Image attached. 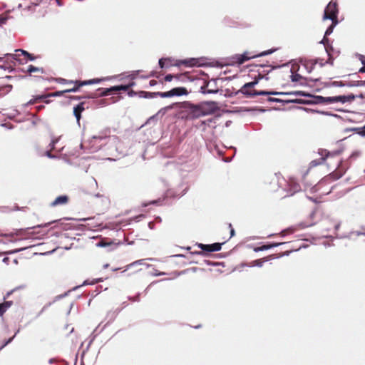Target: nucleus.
Masks as SVG:
<instances>
[{
  "mask_svg": "<svg viewBox=\"0 0 365 365\" xmlns=\"http://www.w3.org/2000/svg\"><path fill=\"white\" fill-rule=\"evenodd\" d=\"M319 154L321 158L312 160L309 168L302 174L304 190L311 188L313 192H317L324 185L341 178L346 172L339 153H330L327 150L320 149Z\"/></svg>",
  "mask_w": 365,
  "mask_h": 365,
  "instance_id": "1",
  "label": "nucleus"
},
{
  "mask_svg": "<svg viewBox=\"0 0 365 365\" xmlns=\"http://www.w3.org/2000/svg\"><path fill=\"white\" fill-rule=\"evenodd\" d=\"M217 110V104L215 101L203 102L193 104L189 101L182 103L179 110L178 118L183 120H194L200 117L214 113Z\"/></svg>",
  "mask_w": 365,
  "mask_h": 365,
  "instance_id": "2",
  "label": "nucleus"
},
{
  "mask_svg": "<svg viewBox=\"0 0 365 365\" xmlns=\"http://www.w3.org/2000/svg\"><path fill=\"white\" fill-rule=\"evenodd\" d=\"M256 68H257V77H255V80L252 82L246 83L244 84L241 88L237 91V93H240L245 96L247 98H253L257 96H269V95H284L286 94L283 92H277V91H257L254 89V87L255 85L258 83V81L259 79H262L264 78V76L269 73V71L271 70L265 71L264 66L263 65H257L255 66Z\"/></svg>",
  "mask_w": 365,
  "mask_h": 365,
  "instance_id": "3",
  "label": "nucleus"
},
{
  "mask_svg": "<svg viewBox=\"0 0 365 365\" xmlns=\"http://www.w3.org/2000/svg\"><path fill=\"white\" fill-rule=\"evenodd\" d=\"M275 50L272 49L267 51H263L260 53H255L253 52L245 51L242 54H235L230 57L229 60L231 63H237L239 65L244 63L245 61L258 56H262L270 54Z\"/></svg>",
  "mask_w": 365,
  "mask_h": 365,
  "instance_id": "4",
  "label": "nucleus"
},
{
  "mask_svg": "<svg viewBox=\"0 0 365 365\" xmlns=\"http://www.w3.org/2000/svg\"><path fill=\"white\" fill-rule=\"evenodd\" d=\"M338 4L336 1H331L327 6L323 19L337 21Z\"/></svg>",
  "mask_w": 365,
  "mask_h": 365,
  "instance_id": "5",
  "label": "nucleus"
},
{
  "mask_svg": "<svg viewBox=\"0 0 365 365\" xmlns=\"http://www.w3.org/2000/svg\"><path fill=\"white\" fill-rule=\"evenodd\" d=\"M122 244V242H120V240L116 241L108 238H103L96 244V246L100 247H107L108 252H113L115 250Z\"/></svg>",
  "mask_w": 365,
  "mask_h": 365,
  "instance_id": "6",
  "label": "nucleus"
},
{
  "mask_svg": "<svg viewBox=\"0 0 365 365\" xmlns=\"http://www.w3.org/2000/svg\"><path fill=\"white\" fill-rule=\"evenodd\" d=\"M319 98L322 101V102L328 103H346V102H350L353 100H354L355 96L353 94H350L348 96H334V97H322L320 96Z\"/></svg>",
  "mask_w": 365,
  "mask_h": 365,
  "instance_id": "7",
  "label": "nucleus"
},
{
  "mask_svg": "<svg viewBox=\"0 0 365 365\" xmlns=\"http://www.w3.org/2000/svg\"><path fill=\"white\" fill-rule=\"evenodd\" d=\"M321 227L323 230L327 232L336 230L339 227V224L336 221L331 218L329 216H325L320 220Z\"/></svg>",
  "mask_w": 365,
  "mask_h": 365,
  "instance_id": "8",
  "label": "nucleus"
},
{
  "mask_svg": "<svg viewBox=\"0 0 365 365\" xmlns=\"http://www.w3.org/2000/svg\"><path fill=\"white\" fill-rule=\"evenodd\" d=\"M188 93L187 89L184 87H177L171 89L169 91L167 92H158L157 93V95L162 98H169L174 96H183L187 95Z\"/></svg>",
  "mask_w": 365,
  "mask_h": 365,
  "instance_id": "9",
  "label": "nucleus"
},
{
  "mask_svg": "<svg viewBox=\"0 0 365 365\" xmlns=\"http://www.w3.org/2000/svg\"><path fill=\"white\" fill-rule=\"evenodd\" d=\"M224 243H225V242L222 243L216 242V243H213L211 245H205V244L199 243V244H197V247H200L202 250V251L197 252V254L202 255V252H212L220 251L221 250L222 245Z\"/></svg>",
  "mask_w": 365,
  "mask_h": 365,
  "instance_id": "10",
  "label": "nucleus"
},
{
  "mask_svg": "<svg viewBox=\"0 0 365 365\" xmlns=\"http://www.w3.org/2000/svg\"><path fill=\"white\" fill-rule=\"evenodd\" d=\"M297 250H298V249H292L290 250L286 251L284 254L280 255H269V256H267L266 257L257 259L255 262L256 265L261 267V266H262V264H263V263L264 262H267L268 260H271L272 259L278 258V257H282L283 255H289L292 252L297 251Z\"/></svg>",
  "mask_w": 365,
  "mask_h": 365,
  "instance_id": "11",
  "label": "nucleus"
},
{
  "mask_svg": "<svg viewBox=\"0 0 365 365\" xmlns=\"http://www.w3.org/2000/svg\"><path fill=\"white\" fill-rule=\"evenodd\" d=\"M69 202V197L68 195H60L58 196L50 205L51 207H57L61 205H67Z\"/></svg>",
  "mask_w": 365,
  "mask_h": 365,
  "instance_id": "12",
  "label": "nucleus"
},
{
  "mask_svg": "<svg viewBox=\"0 0 365 365\" xmlns=\"http://www.w3.org/2000/svg\"><path fill=\"white\" fill-rule=\"evenodd\" d=\"M174 65L178 66L180 65H184V66H188V67L196 66L198 65V59L188 58V59H185V60H180V61H178V62L176 63H175Z\"/></svg>",
  "mask_w": 365,
  "mask_h": 365,
  "instance_id": "13",
  "label": "nucleus"
},
{
  "mask_svg": "<svg viewBox=\"0 0 365 365\" xmlns=\"http://www.w3.org/2000/svg\"><path fill=\"white\" fill-rule=\"evenodd\" d=\"M288 185L289 187V192H291V195H293L294 193H296L301 190L300 185L293 178H289L288 181Z\"/></svg>",
  "mask_w": 365,
  "mask_h": 365,
  "instance_id": "14",
  "label": "nucleus"
},
{
  "mask_svg": "<svg viewBox=\"0 0 365 365\" xmlns=\"http://www.w3.org/2000/svg\"><path fill=\"white\" fill-rule=\"evenodd\" d=\"M85 103L81 102L79 104H78L76 107L73 108V114L75 117L76 118L77 122L79 123L80 119L81 118V113L85 110L84 107Z\"/></svg>",
  "mask_w": 365,
  "mask_h": 365,
  "instance_id": "15",
  "label": "nucleus"
},
{
  "mask_svg": "<svg viewBox=\"0 0 365 365\" xmlns=\"http://www.w3.org/2000/svg\"><path fill=\"white\" fill-rule=\"evenodd\" d=\"M284 244H286V242L269 243V244L264 245L260 247H255L254 251L256 252H259V251H264V250H269V249H271V248H273V247H277V246H279V245H284Z\"/></svg>",
  "mask_w": 365,
  "mask_h": 365,
  "instance_id": "16",
  "label": "nucleus"
},
{
  "mask_svg": "<svg viewBox=\"0 0 365 365\" xmlns=\"http://www.w3.org/2000/svg\"><path fill=\"white\" fill-rule=\"evenodd\" d=\"M27 287L25 285L20 286L18 287H16L15 289H12L10 292H8V295L12 294H16L19 295H24L28 294L27 292Z\"/></svg>",
  "mask_w": 365,
  "mask_h": 365,
  "instance_id": "17",
  "label": "nucleus"
},
{
  "mask_svg": "<svg viewBox=\"0 0 365 365\" xmlns=\"http://www.w3.org/2000/svg\"><path fill=\"white\" fill-rule=\"evenodd\" d=\"M317 63V60L309 59L305 60L302 65L308 73H311Z\"/></svg>",
  "mask_w": 365,
  "mask_h": 365,
  "instance_id": "18",
  "label": "nucleus"
},
{
  "mask_svg": "<svg viewBox=\"0 0 365 365\" xmlns=\"http://www.w3.org/2000/svg\"><path fill=\"white\" fill-rule=\"evenodd\" d=\"M101 79L99 78H93L91 80L87 81H75L74 83H78V86L79 87H81L83 86H87V85H91L94 83H98L101 82Z\"/></svg>",
  "mask_w": 365,
  "mask_h": 365,
  "instance_id": "19",
  "label": "nucleus"
},
{
  "mask_svg": "<svg viewBox=\"0 0 365 365\" xmlns=\"http://www.w3.org/2000/svg\"><path fill=\"white\" fill-rule=\"evenodd\" d=\"M210 83H207L205 86L201 87L203 93H217L218 89L216 88L210 87Z\"/></svg>",
  "mask_w": 365,
  "mask_h": 365,
  "instance_id": "20",
  "label": "nucleus"
},
{
  "mask_svg": "<svg viewBox=\"0 0 365 365\" xmlns=\"http://www.w3.org/2000/svg\"><path fill=\"white\" fill-rule=\"evenodd\" d=\"M134 85H135V82L131 81L127 85L115 86H114L115 92L121 91H127L129 90L130 88L133 87Z\"/></svg>",
  "mask_w": 365,
  "mask_h": 365,
  "instance_id": "21",
  "label": "nucleus"
},
{
  "mask_svg": "<svg viewBox=\"0 0 365 365\" xmlns=\"http://www.w3.org/2000/svg\"><path fill=\"white\" fill-rule=\"evenodd\" d=\"M98 91H101L99 93V96H106L111 95L113 92H115L114 86H112L108 88H98Z\"/></svg>",
  "mask_w": 365,
  "mask_h": 365,
  "instance_id": "22",
  "label": "nucleus"
},
{
  "mask_svg": "<svg viewBox=\"0 0 365 365\" xmlns=\"http://www.w3.org/2000/svg\"><path fill=\"white\" fill-rule=\"evenodd\" d=\"M16 53L14 54H9V56L11 57L13 59H15L16 61H20L19 58L21 56H24L26 54H28V52L22 50V49H17L15 51Z\"/></svg>",
  "mask_w": 365,
  "mask_h": 365,
  "instance_id": "23",
  "label": "nucleus"
},
{
  "mask_svg": "<svg viewBox=\"0 0 365 365\" xmlns=\"http://www.w3.org/2000/svg\"><path fill=\"white\" fill-rule=\"evenodd\" d=\"M19 332V329L15 332L14 335L6 340L4 341L2 345L0 346V351L4 349L5 346H6L8 344H9L10 343H11L14 340V339L15 338V336H16V334Z\"/></svg>",
  "mask_w": 365,
  "mask_h": 365,
  "instance_id": "24",
  "label": "nucleus"
},
{
  "mask_svg": "<svg viewBox=\"0 0 365 365\" xmlns=\"http://www.w3.org/2000/svg\"><path fill=\"white\" fill-rule=\"evenodd\" d=\"M43 98H46V96L45 95H38V96H36L34 97V98L31 99L29 102H28V104L29 105H34L38 102H39L40 101H41L42 99Z\"/></svg>",
  "mask_w": 365,
  "mask_h": 365,
  "instance_id": "25",
  "label": "nucleus"
},
{
  "mask_svg": "<svg viewBox=\"0 0 365 365\" xmlns=\"http://www.w3.org/2000/svg\"><path fill=\"white\" fill-rule=\"evenodd\" d=\"M121 311V309H116L113 312H108V317H110V319L109 321L107 322V324L105 325L106 326L107 324H108L111 321H113V319H115V318L116 317V316L118 315V314Z\"/></svg>",
  "mask_w": 365,
  "mask_h": 365,
  "instance_id": "26",
  "label": "nucleus"
},
{
  "mask_svg": "<svg viewBox=\"0 0 365 365\" xmlns=\"http://www.w3.org/2000/svg\"><path fill=\"white\" fill-rule=\"evenodd\" d=\"M83 285L76 286L72 289L68 290L62 294H60L58 297H68L73 291H80L82 288Z\"/></svg>",
  "mask_w": 365,
  "mask_h": 365,
  "instance_id": "27",
  "label": "nucleus"
},
{
  "mask_svg": "<svg viewBox=\"0 0 365 365\" xmlns=\"http://www.w3.org/2000/svg\"><path fill=\"white\" fill-rule=\"evenodd\" d=\"M65 93H66V90H63V91H56L53 93H47V94H45V96H46V98H47L48 97L61 96Z\"/></svg>",
  "mask_w": 365,
  "mask_h": 365,
  "instance_id": "28",
  "label": "nucleus"
},
{
  "mask_svg": "<svg viewBox=\"0 0 365 365\" xmlns=\"http://www.w3.org/2000/svg\"><path fill=\"white\" fill-rule=\"evenodd\" d=\"M338 21H332V24L329 26L325 32V36H329L333 32L334 27L337 24Z\"/></svg>",
  "mask_w": 365,
  "mask_h": 365,
  "instance_id": "29",
  "label": "nucleus"
},
{
  "mask_svg": "<svg viewBox=\"0 0 365 365\" xmlns=\"http://www.w3.org/2000/svg\"><path fill=\"white\" fill-rule=\"evenodd\" d=\"M6 298H3L4 299V302H1L0 304H1L3 305V309L4 310V313L6 312V310L12 305L13 304V302L12 301H5Z\"/></svg>",
  "mask_w": 365,
  "mask_h": 365,
  "instance_id": "30",
  "label": "nucleus"
},
{
  "mask_svg": "<svg viewBox=\"0 0 365 365\" xmlns=\"http://www.w3.org/2000/svg\"><path fill=\"white\" fill-rule=\"evenodd\" d=\"M98 96L97 94L96 93H90L86 96H73L71 97L72 99H74V100H81L82 98H96Z\"/></svg>",
  "mask_w": 365,
  "mask_h": 365,
  "instance_id": "31",
  "label": "nucleus"
},
{
  "mask_svg": "<svg viewBox=\"0 0 365 365\" xmlns=\"http://www.w3.org/2000/svg\"><path fill=\"white\" fill-rule=\"evenodd\" d=\"M293 82H298L302 79V76L299 73H293L290 76Z\"/></svg>",
  "mask_w": 365,
  "mask_h": 365,
  "instance_id": "32",
  "label": "nucleus"
},
{
  "mask_svg": "<svg viewBox=\"0 0 365 365\" xmlns=\"http://www.w3.org/2000/svg\"><path fill=\"white\" fill-rule=\"evenodd\" d=\"M170 58H163L159 60V66L161 68H163L166 66V61H170Z\"/></svg>",
  "mask_w": 365,
  "mask_h": 365,
  "instance_id": "33",
  "label": "nucleus"
},
{
  "mask_svg": "<svg viewBox=\"0 0 365 365\" xmlns=\"http://www.w3.org/2000/svg\"><path fill=\"white\" fill-rule=\"evenodd\" d=\"M184 76V74H180V76H174L172 74H168L165 77V81H171L174 78H179L180 76Z\"/></svg>",
  "mask_w": 365,
  "mask_h": 365,
  "instance_id": "34",
  "label": "nucleus"
},
{
  "mask_svg": "<svg viewBox=\"0 0 365 365\" xmlns=\"http://www.w3.org/2000/svg\"><path fill=\"white\" fill-rule=\"evenodd\" d=\"M73 86L71 87V88L66 89V93H71V92H76L78 91L80 87L78 86V83H73Z\"/></svg>",
  "mask_w": 365,
  "mask_h": 365,
  "instance_id": "35",
  "label": "nucleus"
},
{
  "mask_svg": "<svg viewBox=\"0 0 365 365\" xmlns=\"http://www.w3.org/2000/svg\"><path fill=\"white\" fill-rule=\"evenodd\" d=\"M57 82H58L59 83H62V84H71V83H74L75 81L66 80V79L62 78H59L57 79Z\"/></svg>",
  "mask_w": 365,
  "mask_h": 365,
  "instance_id": "36",
  "label": "nucleus"
},
{
  "mask_svg": "<svg viewBox=\"0 0 365 365\" xmlns=\"http://www.w3.org/2000/svg\"><path fill=\"white\" fill-rule=\"evenodd\" d=\"M39 70H40V69H39L38 68L35 67V66H32V65H30V66H29V67H28V70H27V71H28V72H29V73H33V72L39 71Z\"/></svg>",
  "mask_w": 365,
  "mask_h": 365,
  "instance_id": "37",
  "label": "nucleus"
},
{
  "mask_svg": "<svg viewBox=\"0 0 365 365\" xmlns=\"http://www.w3.org/2000/svg\"><path fill=\"white\" fill-rule=\"evenodd\" d=\"M228 228L230 230V238H231L232 237H233L235 235V230L233 229L231 223L228 224Z\"/></svg>",
  "mask_w": 365,
  "mask_h": 365,
  "instance_id": "38",
  "label": "nucleus"
},
{
  "mask_svg": "<svg viewBox=\"0 0 365 365\" xmlns=\"http://www.w3.org/2000/svg\"><path fill=\"white\" fill-rule=\"evenodd\" d=\"M162 110H163V109L160 110H159V111H158L155 115H153V116L150 117V118H148V122H147V123H148V122H150V121H151V120H155V119L156 118V117H157V116H158V115L162 112Z\"/></svg>",
  "mask_w": 365,
  "mask_h": 365,
  "instance_id": "39",
  "label": "nucleus"
},
{
  "mask_svg": "<svg viewBox=\"0 0 365 365\" xmlns=\"http://www.w3.org/2000/svg\"><path fill=\"white\" fill-rule=\"evenodd\" d=\"M0 236H2V237H14V234L11 232V233H3L1 230H0Z\"/></svg>",
  "mask_w": 365,
  "mask_h": 365,
  "instance_id": "40",
  "label": "nucleus"
},
{
  "mask_svg": "<svg viewBox=\"0 0 365 365\" xmlns=\"http://www.w3.org/2000/svg\"><path fill=\"white\" fill-rule=\"evenodd\" d=\"M25 57H26L28 59L33 61L35 59V57L32 56V54L28 53V54L24 55Z\"/></svg>",
  "mask_w": 365,
  "mask_h": 365,
  "instance_id": "41",
  "label": "nucleus"
},
{
  "mask_svg": "<svg viewBox=\"0 0 365 365\" xmlns=\"http://www.w3.org/2000/svg\"><path fill=\"white\" fill-rule=\"evenodd\" d=\"M362 64L364 65L363 67H361L359 72V73H365V61H362Z\"/></svg>",
  "mask_w": 365,
  "mask_h": 365,
  "instance_id": "42",
  "label": "nucleus"
},
{
  "mask_svg": "<svg viewBox=\"0 0 365 365\" xmlns=\"http://www.w3.org/2000/svg\"><path fill=\"white\" fill-rule=\"evenodd\" d=\"M58 140H52V141L50 143V146L51 147V149H54L55 144L57 143Z\"/></svg>",
  "mask_w": 365,
  "mask_h": 365,
  "instance_id": "43",
  "label": "nucleus"
},
{
  "mask_svg": "<svg viewBox=\"0 0 365 365\" xmlns=\"http://www.w3.org/2000/svg\"><path fill=\"white\" fill-rule=\"evenodd\" d=\"M143 261V259H140V260L135 261V262L129 264L128 267H131V266H133V265H134L135 264H141Z\"/></svg>",
  "mask_w": 365,
  "mask_h": 365,
  "instance_id": "44",
  "label": "nucleus"
},
{
  "mask_svg": "<svg viewBox=\"0 0 365 365\" xmlns=\"http://www.w3.org/2000/svg\"><path fill=\"white\" fill-rule=\"evenodd\" d=\"M267 100H268V101H270V102H278V101H279V99L274 98H271V97L268 98Z\"/></svg>",
  "mask_w": 365,
  "mask_h": 365,
  "instance_id": "45",
  "label": "nucleus"
},
{
  "mask_svg": "<svg viewBox=\"0 0 365 365\" xmlns=\"http://www.w3.org/2000/svg\"><path fill=\"white\" fill-rule=\"evenodd\" d=\"M157 83H158V82L155 80H151V81H150V83H149L150 86H155Z\"/></svg>",
  "mask_w": 365,
  "mask_h": 365,
  "instance_id": "46",
  "label": "nucleus"
},
{
  "mask_svg": "<svg viewBox=\"0 0 365 365\" xmlns=\"http://www.w3.org/2000/svg\"><path fill=\"white\" fill-rule=\"evenodd\" d=\"M4 314V310L3 309V305L0 304V317H2Z\"/></svg>",
  "mask_w": 365,
  "mask_h": 365,
  "instance_id": "47",
  "label": "nucleus"
},
{
  "mask_svg": "<svg viewBox=\"0 0 365 365\" xmlns=\"http://www.w3.org/2000/svg\"><path fill=\"white\" fill-rule=\"evenodd\" d=\"M328 38H327V36L324 35L322 41H321V43H324V44H326L327 42H328Z\"/></svg>",
  "mask_w": 365,
  "mask_h": 365,
  "instance_id": "48",
  "label": "nucleus"
},
{
  "mask_svg": "<svg viewBox=\"0 0 365 365\" xmlns=\"http://www.w3.org/2000/svg\"><path fill=\"white\" fill-rule=\"evenodd\" d=\"M94 338L95 336H93L91 340L89 341L88 344V346H87V348L86 349H88L89 346H91V344L93 343V340H94Z\"/></svg>",
  "mask_w": 365,
  "mask_h": 365,
  "instance_id": "49",
  "label": "nucleus"
},
{
  "mask_svg": "<svg viewBox=\"0 0 365 365\" xmlns=\"http://www.w3.org/2000/svg\"><path fill=\"white\" fill-rule=\"evenodd\" d=\"M319 214H321V211L319 210H314L313 212L312 215H319Z\"/></svg>",
  "mask_w": 365,
  "mask_h": 365,
  "instance_id": "50",
  "label": "nucleus"
},
{
  "mask_svg": "<svg viewBox=\"0 0 365 365\" xmlns=\"http://www.w3.org/2000/svg\"><path fill=\"white\" fill-rule=\"evenodd\" d=\"M3 262L6 264H9V257H4L3 259Z\"/></svg>",
  "mask_w": 365,
  "mask_h": 365,
  "instance_id": "51",
  "label": "nucleus"
},
{
  "mask_svg": "<svg viewBox=\"0 0 365 365\" xmlns=\"http://www.w3.org/2000/svg\"><path fill=\"white\" fill-rule=\"evenodd\" d=\"M41 101H43V102L46 104H48L51 102V101L48 100L47 98H43Z\"/></svg>",
  "mask_w": 365,
  "mask_h": 365,
  "instance_id": "52",
  "label": "nucleus"
},
{
  "mask_svg": "<svg viewBox=\"0 0 365 365\" xmlns=\"http://www.w3.org/2000/svg\"><path fill=\"white\" fill-rule=\"evenodd\" d=\"M173 63H172V60L170 59V61H166V66H172Z\"/></svg>",
  "mask_w": 365,
  "mask_h": 365,
  "instance_id": "53",
  "label": "nucleus"
},
{
  "mask_svg": "<svg viewBox=\"0 0 365 365\" xmlns=\"http://www.w3.org/2000/svg\"><path fill=\"white\" fill-rule=\"evenodd\" d=\"M36 108H37L38 110H40L44 108V106H38L36 107Z\"/></svg>",
  "mask_w": 365,
  "mask_h": 365,
  "instance_id": "54",
  "label": "nucleus"
},
{
  "mask_svg": "<svg viewBox=\"0 0 365 365\" xmlns=\"http://www.w3.org/2000/svg\"><path fill=\"white\" fill-rule=\"evenodd\" d=\"M359 85H360V86H365V81H360Z\"/></svg>",
  "mask_w": 365,
  "mask_h": 365,
  "instance_id": "55",
  "label": "nucleus"
},
{
  "mask_svg": "<svg viewBox=\"0 0 365 365\" xmlns=\"http://www.w3.org/2000/svg\"><path fill=\"white\" fill-rule=\"evenodd\" d=\"M54 361H55V359H49V361H48V363H49V364H52V363H53V362H54Z\"/></svg>",
  "mask_w": 365,
  "mask_h": 365,
  "instance_id": "56",
  "label": "nucleus"
},
{
  "mask_svg": "<svg viewBox=\"0 0 365 365\" xmlns=\"http://www.w3.org/2000/svg\"><path fill=\"white\" fill-rule=\"evenodd\" d=\"M72 307H73V303H71V304H70V309H69V310H68V314L70 313V311H71V308H72Z\"/></svg>",
  "mask_w": 365,
  "mask_h": 365,
  "instance_id": "57",
  "label": "nucleus"
},
{
  "mask_svg": "<svg viewBox=\"0 0 365 365\" xmlns=\"http://www.w3.org/2000/svg\"><path fill=\"white\" fill-rule=\"evenodd\" d=\"M201 327H202V326H201V324H198V325L195 326L194 328H195V329H199V328H200Z\"/></svg>",
  "mask_w": 365,
  "mask_h": 365,
  "instance_id": "58",
  "label": "nucleus"
},
{
  "mask_svg": "<svg viewBox=\"0 0 365 365\" xmlns=\"http://www.w3.org/2000/svg\"><path fill=\"white\" fill-rule=\"evenodd\" d=\"M83 294L82 292H78V294H77L78 297H81V296H82Z\"/></svg>",
  "mask_w": 365,
  "mask_h": 365,
  "instance_id": "59",
  "label": "nucleus"
},
{
  "mask_svg": "<svg viewBox=\"0 0 365 365\" xmlns=\"http://www.w3.org/2000/svg\"><path fill=\"white\" fill-rule=\"evenodd\" d=\"M158 202L157 200H153L152 202H150V204H156Z\"/></svg>",
  "mask_w": 365,
  "mask_h": 365,
  "instance_id": "60",
  "label": "nucleus"
},
{
  "mask_svg": "<svg viewBox=\"0 0 365 365\" xmlns=\"http://www.w3.org/2000/svg\"><path fill=\"white\" fill-rule=\"evenodd\" d=\"M98 294V292H96L95 294L93 293L91 297H96Z\"/></svg>",
  "mask_w": 365,
  "mask_h": 365,
  "instance_id": "61",
  "label": "nucleus"
},
{
  "mask_svg": "<svg viewBox=\"0 0 365 365\" xmlns=\"http://www.w3.org/2000/svg\"><path fill=\"white\" fill-rule=\"evenodd\" d=\"M155 285V284H151L149 287H148V289H151L152 287H153Z\"/></svg>",
  "mask_w": 365,
  "mask_h": 365,
  "instance_id": "62",
  "label": "nucleus"
},
{
  "mask_svg": "<svg viewBox=\"0 0 365 365\" xmlns=\"http://www.w3.org/2000/svg\"><path fill=\"white\" fill-rule=\"evenodd\" d=\"M123 304L124 307H126L128 305V303L124 302H123Z\"/></svg>",
  "mask_w": 365,
  "mask_h": 365,
  "instance_id": "63",
  "label": "nucleus"
},
{
  "mask_svg": "<svg viewBox=\"0 0 365 365\" xmlns=\"http://www.w3.org/2000/svg\"><path fill=\"white\" fill-rule=\"evenodd\" d=\"M133 91H130V92H128L129 96H132V95H133Z\"/></svg>",
  "mask_w": 365,
  "mask_h": 365,
  "instance_id": "64",
  "label": "nucleus"
}]
</instances>
